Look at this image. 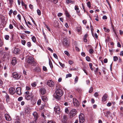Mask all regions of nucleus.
<instances>
[{
	"instance_id": "obj_1",
	"label": "nucleus",
	"mask_w": 123,
	"mask_h": 123,
	"mask_svg": "<svg viewBox=\"0 0 123 123\" xmlns=\"http://www.w3.org/2000/svg\"><path fill=\"white\" fill-rule=\"evenodd\" d=\"M56 95L55 96V98L59 100L63 95V92L62 90L60 88L57 89L55 92Z\"/></svg>"
},
{
	"instance_id": "obj_2",
	"label": "nucleus",
	"mask_w": 123,
	"mask_h": 123,
	"mask_svg": "<svg viewBox=\"0 0 123 123\" xmlns=\"http://www.w3.org/2000/svg\"><path fill=\"white\" fill-rule=\"evenodd\" d=\"M26 62L28 64L33 66H35L37 63L34 61V58L32 57H30L26 59Z\"/></svg>"
},
{
	"instance_id": "obj_3",
	"label": "nucleus",
	"mask_w": 123,
	"mask_h": 123,
	"mask_svg": "<svg viewBox=\"0 0 123 123\" xmlns=\"http://www.w3.org/2000/svg\"><path fill=\"white\" fill-rule=\"evenodd\" d=\"M25 99L27 100L31 99L33 98L34 95L31 92H30L29 91H26L25 93Z\"/></svg>"
},
{
	"instance_id": "obj_4",
	"label": "nucleus",
	"mask_w": 123,
	"mask_h": 123,
	"mask_svg": "<svg viewBox=\"0 0 123 123\" xmlns=\"http://www.w3.org/2000/svg\"><path fill=\"white\" fill-rule=\"evenodd\" d=\"M77 114V111L76 110L73 109L70 111V118H72L74 117Z\"/></svg>"
},
{
	"instance_id": "obj_5",
	"label": "nucleus",
	"mask_w": 123,
	"mask_h": 123,
	"mask_svg": "<svg viewBox=\"0 0 123 123\" xmlns=\"http://www.w3.org/2000/svg\"><path fill=\"white\" fill-rule=\"evenodd\" d=\"M13 77L17 79H18L21 77V75L18 73L15 72L12 73Z\"/></svg>"
},
{
	"instance_id": "obj_6",
	"label": "nucleus",
	"mask_w": 123,
	"mask_h": 123,
	"mask_svg": "<svg viewBox=\"0 0 123 123\" xmlns=\"http://www.w3.org/2000/svg\"><path fill=\"white\" fill-rule=\"evenodd\" d=\"M54 111L55 114H59L61 112V111L60 108V107L57 105L54 108Z\"/></svg>"
},
{
	"instance_id": "obj_7",
	"label": "nucleus",
	"mask_w": 123,
	"mask_h": 123,
	"mask_svg": "<svg viewBox=\"0 0 123 123\" xmlns=\"http://www.w3.org/2000/svg\"><path fill=\"white\" fill-rule=\"evenodd\" d=\"M84 115L82 113H80V115L79 118V122L80 123H83L84 121Z\"/></svg>"
},
{
	"instance_id": "obj_8",
	"label": "nucleus",
	"mask_w": 123,
	"mask_h": 123,
	"mask_svg": "<svg viewBox=\"0 0 123 123\" xmlns=\"http://www.w3.org/2000/svg\"><path fill=\"white\" fill-rule=\"evenodd\" d=\"M73 103L74 106L78 107L79 105V103L78 101L75 98H73Z\"/></svg>"
},
{
	"instance_id": "obj_9",
	"label": "nucleus",
	"mask_w": 123,
	"mask_h": 123,
	"mask_svg": "<svg viewBox=\"0 0 123 123\" xmlns=\"http://www.w3.org/2000/svg\"><path fill=\"white\" fill-rule=\"evenodd\" d=\"M47 84L50 87H53L54 86V83L51 80H48L47 83Z\"/></svg>"
},
{
	"instance_id": "obj_10",
	"label": "nucleus",
	"mask_w": 123,
	"mask_h": 123,
	"mask_svg": "<svg viewBox=\"0 0 123 123\" xmlns=\"http://www.w3.org/2000/svg\"><path fill=\"white\" fill-rule=\"evenodd\" d=\"M9 90L10 93L12 95L14 94L16 92L15 89L13 87H10L9 88Z\"/></svg>"
},
{
	"instance_id": "obj_11",
	"label": "nucleus",
	"mask_w": 123,
	"mask_h": 123,
	"mask_svg": "<svg viewBox=\"0 0 123 123\" xmlns=\"http://www.w3.org/2000/svg\"><path fill=\"white\" fill-rule=\"evenodd\" d=\"M63 45L65 46H68L69 45L67 40L66 38H64L63 41Z\"/></svg>"
},
{
	"instance_id": "obj_12",
	"label": "nucleus",
	"mask_w": 123,
	"mask_h": 123,
	"mask_svg": "<svg viewBox=\"0 0 123 123\" xmlns=\"http://www.w3.org/2000/svg\"><path fill=\"white\" fill-rule=\"evenodd\" d=\"M19 49L18 48H15L12 51L14 53L16 54H19Z\"/></svg>"
},
{
	"instance_id": "obj_13",
	"label": "nucleus",
	"mask_w": 123,
	"mask_h": 123,
	"mask_svg": "<svg viewBox=\"0 0 123 123\" xmlns=\"http://www.w3.org/2000/svg\"><path fill=\"white\" fill-rule=\"evenodd\" d=\"M11 64L13 66L15 65L17 63V60L15 57L13 58L11 62Z\"/></svg>"
},
{
	"instance_id": "obj_14",
	"label": "nucleus",
	"mask_w": 123,
	"mask_h": 123,
	"mask_svg": "<svg viewBox=\"0 0 123 123\" xmlns=\"http://www.w3.org/2000/svg\"><path fill=\"white\" fill-rule=\"evenodd\" d=\"M63 118L62 120V123L67 122V121L68 120L67 117L64 115L63 116Z\"/></svg>"
},
{
	"instance_id": "obj_15",
	"label": "nucleus",
	"mask_w": 123,
	"mask_h": 123,
	"mask_svg": "<svg viewBox=\"0 0 123 123\" xmlns=\"http://www.w3.org/2000/svg\"><path fill=\"white\" fill-rule=\"evenodd\" d=\"M16 92L17 94L20 95L22 93L21 91V88L20 87H18L16 88Z\"/></svg>"
},
{
	"instance_id": "obj_16",
	"label": "nucleus",
	"mask_w": 123,
	"mask_h": 123,
	"mask_svg": "<svg viewBox=\"0 0 123 123\" xmlns=\"http://www.w3.org/2000/svg\"><path fill=\"white\" fill-rule=\"evenodd\" d=\"M33 115L34 116V120H37L38 117V115L37 113L36 112H34L33 114Z\"/></svg>"
},
{
	"instance_id": "obj_17",
	"label": "nucleus",
	"mask_w": 123,
	"mask_h": 123,
	"mask_svg": "<svg viewBox=\"0 0 123 123\" xmlns=\"http://www.w3.org/2000/svg\"><path fill=\"white\" fill-rule=\"evenodd\" d=\"M5 116L6 120L7 121H10L11 118L10 116L7 114H6L5 115Z\"/></svg>"
},
{
	"instance_id": "obj_18",
	"label": "nucleus",
	"mask_w": 123,
	"mask_h": 123,
	"mask_svg": "<svg viewBox=\"0 0 123 123\" xmlns=\"http://www.w3.org/2000/svg\"><path fill=\"white\" fill-rule=\"evenodd\" d=\"M40 92L42 94L44 95L46 92V90L44 88H42L40 89Z\"/></svg>"
},
{
	"instance_id": "obj_19",
	"label": "nucleus",
	"mask_w": 123,
	"mask_h": 123,
	"mask_svg": "<svg viewBox=\"0 0 123 123\" xmlns=\"http://www.w3.org/2000/svg\"><path fill=\"white\" fill-rule=\"evenodd\" d=\"M108 97V95L105 93L103 95L102 98V101H105L106 100V98Z\"/></svg>"
},
{
	"instance_id": "obj_20",
	"label": "nucleus",
	"mask_w": 123,
	"mask_h": 123,
	"mask_svg": "<svg viewBox=\"0 0 123 123\" xmlns=\"http://www.w3.org/2000/svg\"><path fill=\"white\" fill-rule=\"evenodd\" d=\"M30 109L29 107H27L25 109V113L28 114L30 113Z\"/></svg>"
},
{
	"instance_id": "obj_21",
	"label": "nucleus",
	"mask_w": 123,
	"mask_h": 123,
	"mask_svg": "<svg viewBox=\"0 0 123 123\" xmlns=\"http://www.w3.org/2000/svg\"><path fill=\"white\" fill-rule=\"evenodd\" d=\"M76 30L79 32V34L81 33V26L80 27H76Z\"/></svg>"
},
{
	"instance_id": "obj_22",
	"label": "nucleus",
	"mask_w": 123,
	"mask_h": 123,
	"mask_svg": "<svg viewBox=\"0 0 123 123\" xmlns=\"http://www.w3.org/2000/svg\"><path fill=\"white\" fill-rule=\"evenodd\" d=\"M54 26L56 27H58L59 26V24L57 21L56 20L55 21L53 24Z\"/></svg>"
},
{
	"instance_id": "obj_23",
	"label": "nucleus",
	"mask_w": 123,
	"mask_h": 123,
	"mask_svg": "<svg viewBox=\"0 0 123 123\" xmlns=\"http://www.w3.org/2000/svg\"><path fill=\"white\" fill-rule=\"evenodd\" d=\"M74 9L76 11V12L77 13H78L80 12V11L79 10V8L78 6L76 5L75 6Z\"/></svg>"
},
{
	"instance_id": "obj_24",
	"label": "nucleus",
	"mask_w": 123,
	"mask_h": 123,
	"mask_svg": "<svg viewBox=\"0 0 123 123\" xmlns=\"http://www.w3.org/2000/svg\"><path fill=\"white\" fill-rule=\"evenodd\" d=\"M66 3L68 4H69V3L74 4L75 3V1L74 0H67Z\"/></svg>"
},
{
	"instance_id": "obj_25",
	"label": "nucleus",
	"mask_w": 123,
	"mask_h": 123,
	"mask_svg": "<svg viewBox=\"0 0 123 123\" xmlns=\"http://www.w3.org/2000/svg\"><path fill=\"white\" fill-rule=\"evenodd\" d=\"M42 99L43 101L46 102L47 100V98L45 96H43L42 97Z\"/></svg>"
},
{
	"instance_id": "obj_26",
	"label": "nucleus",
	"mask_w": 123,
	"mask_h": 123,
	"mask_svg": "<svg viewBox=\"0 0 123 123\" xmlns=\"http://www.w3.org/2000/svg\"><path fill=\"white\" fill-rule=\"evenodd\" d=\"M35 71L38 72L40 71L41 70L39 66H37V67L35 68Z\"/></svg>"
},
{
	"instance_id": "obj_27",
	"label": "nucleus",
	"mask_w": 123,
	"mask_h": 123,
	"mask_svg": "<svg viewBox=\"0 0 123 123\" xmlns=\"http://www.w3.org/2000/svg\"><path fill=\"white\" fill-rule=\"evenodd\" d=\"M87 37V34H86L84 36L83 40L85 42H86L87 41V40L86 39Z\"/></svg>"
},
{
	"instance_id": "obj_28",
	"label": "nucleus",
	"mask_w": 123,
	"mask_h": 123,
	"mask_svg": "<svg viewBox=\"0 0 123 123\" xmlns=\"http://www.w3.org/2000/svg\"><path fill=\"white\" fill-rule=\"evenodd\" d=\"M41 116L44 119H46V117L45 116L44 113L43 112L41 113Z\"/></svg>"
},
{
	"instance_id": "obj_29",
	"label": "nucleus",
	"mask_w": 123,
	"mask_h": 123,
	"mask_svg": "<svg viewBox=\"0 0 123 123\" xmlns=\"http://www.w3.org/2000/svg\"><path fill=\"white\" fill-rule=\"evenodd\" d=\"M65 13L66 16L68 17H70V14L67 11H66Z\"/></svg>"
},
{
	"instance_id": "obj_30",
	"label": "nucleus",
	"mask_w": 123,
	"mask_h": 123,
	"mask_svg": "<svg viewBox=\"0 0 123 123\" xmlns=\"http://www.w3.org/2000/svg\"><path fill=\"white\" fill-rule=\"evenodd\" d=\"M31 39L32 40V41L34 42H35L36 41V37L34 36H33L32 37H31Z\"/></svg>"
},
{
	"instance_id": "obj_31",
	"label": "nucleus",
	"mask_w": 123,
	"mask_h": 123,
	"mask_svg": "<svg viewBox=\"0 0 123 123\" xmlns=\"http://www.w3.org/2000/svg\"><path fill=\"white\" fill-rule=\"evenodd\" d=\"M86 60L88 62H90V61L91 59L89 57L87 56L86 57Z\"/></svg>"
},
{
	"instance_id": "obj_32",
	"label": "nucleus",
	"mask_w": 123,
	"mask_h": 123,
	"mask_svg": "<svg viewBox=\"0 0 123 123\" xmlns=\"http://www.w3.org/2000/svg\"><path fill=\"white\" fill-rule=\"evenodd\" d=\"M103 28L104 30L106 32H109L110 31V30L109 29H107L105 27H104Z\"/></svg>"
},
{
	"instance_id": "obj_33",
	"label": "nucleus",
	"mask_w": 123,
	"mask_h": 123,
	"mask_svg": "<svg viewBox=\"0 0 123 123\" xmlns=\"http://www.w3.org/2000/svg\"><path fill=\"white\" fill-rule=\"evenodd\" d=\"M3 84L2 81L0 79V87L1 88L3 87L2 86Z\"/></svg>"
},
{
	"instance_id": "obj_34",
	"label": "nucleus",
	"mask_w": 123,
	"mask_h": 123,
	"mask_svg": "<svg viewBox=\"0 0 123 123\" xmlns=\"http://www.w3.org/2000/svg\"><path fill=\"white\" fill-rule=\"evenodd\" d=\"M37 84L36 82H34L31 84V86L33 87H34L36 86Z\"/></svg>"
},
{
	"instance_id": "obj_35",
	"label": "nucleus",
	"mask_w": 123,
	"mask_h": 123,
	"mask_svg": "<svg viewBox=\"0 0 123 123\" xmlns=\"http://www.w3.org/2000/svg\"><path fill=\"white\" fill-rule=\"evenodd\" d=\"M118 60V58L116 56H114L113 57V60L114 61H116Z\"/></svg>"
},
{
	"instance_id": "obj_36",
	"label": "nucleus",
	"mask_w": 123,
	"mask_h": 123,
	"mask_svg": "<svg viewBox=\"0 0 123 123\" xmlns=\"http://www.w3.org/2000/svg\"><path fill=\"white\" fill-rule=\"evenodd\" d=\"M72 75L71 74H67L66 76V78H67L68 77H70L72 76Z\"/></svg>"
},
{
	"instance_id": "obj_37",
	"label": "nucleus",
	"mask_w": 123,
	"mask_h": 123,
	"mask_svg": "<svg viewBox=\"0 0 123 123\" xmlns=\"http://www.w3.org/2000/svg\"><path fill=\"white\" fill-rule=\"evenodd\" d=\"M37 14L38 15H41V12L39 9H37Z\"/></svg>"
},
{
	"instance_id": "obj_38",
	"label": "nucleus",
	"mask_w": 123,
	"mask_h": 123,
	"mask_svg": "<svg viewBox=\"0 0 123 123\" xmlns=\"http://www.w3.org/2000/svg\"><path fill=\"white\" fill-rule=\"evenodd\" d=\"M49 64L51 68H53V66L51 61H49Z\"/></svg>"
},
{
	"instance_id": "obj_39",
	"label": "nucleus",
	"mask_w": 123,
	"mask_h": 123,
	"mask_svg": "<svg viewBox=\"0 0 123 123\" xmlns=\"http://www.w3.org/2000/svg\"><path fill=\"white\" fill-rule=\"evenodd\" d=\"M78 78L77 76H76L74 82L75 83H76L78 81Z\"/></svg>"
},
{
	"instance_id": "obj_40",
	"label": "nucleus",
	"mask_w": 123,
	"mask_h": 123,
	"mask_svg": "<svg viewBox=\"0 0 123 123\" xmlns=\"http://www.w3.org/2000/svg\"><path fill=\"white\" fill-rule=\"evenodd\" d=\"M89 66L90 67L91 69L92 70H93V68H92V63H89Z\"/></svg>"
},
{
	"instance_id": "obj_41",
	"label": "nucleus",
	"mask_w": 123,
	"mask_h": 123,
	"mask_svg": "<svg viewBox=\"0 0 123 123\" xmlns=\"http://www.w3.org/2000/svg\"><path fill=\"white\" fill-rule=\"evenodd\" d=\"M41 100L40 99H39L38 101L37 104V105H40L41 104Z\"/></svg>"
},
{
	"instance_id": "obj_42",
	"label": "nucleus",
	"mask_w": 123,
	"mask_h": 123,
	"mask_svg": "<svg viewBox=\"0 0 123 123\" xmlns=\"http://www.w3.org/2000/svg\"><path fill=\"white\" fill-rule=\"evenodd\" d=\"M89 52L90 54H92L94 52V51L93 49H91L89 50Z\"/></svg>"
},
{
	"instance_id": "obj_43",
	"label": "nucleus",
	"mask_w": 123,
	"mask_h": 123,
	"mask_svg": "<svg viewBox=\"0 0 123 123\" xmlns=\"http://www.w3.org/2000/svg\"><path fill=\"white\" fill-rule=\"evenodd\" d=\"M87 5L89 8H90L91 7V4L90 2L88 1L87 2Z\"/></svg>"
},
{
	"instance_id": "obj_44",
	"label": "nucleus",
	"mask_w": 123,
	"mask_h": 123,
	"mask_svg": "<svg viewBox=\"0 0 123 123\" xmlns=\"http://www.w3.org/2000/svg\"><path fill=\"white\" fill-rule=\"evenodd\" d=\"M98 68H97L96 69V70L94 71L95 73L96 74H98Z\"/></svg>"
},
{
	"instance_id": "obj_45",
	"label": "nucleus",
	"mask_w": 123,
	"mask_h": 123,
	"mask_svg": "<svg viewBox=\"0 0 123 123\" xmlns=\"http://www.w3.org/2000/svg\"><path fill=\"white\" fill-rule=\"evenodd\" d=\"M59 64L62 67L64 68L65 66V65L63 64H62V63L60 62H59Z\"/></svg>"
},
{
	"instance_id": "obj_46",
	"label": "nucleus",
	"mask_w": 123,
	"mask_h": 123,
	"mask_svg": "<svg viewBox=\"0 0 123 123\" xmlns=\"http://www.w3.org/2000/svg\"><path fill=\"white\" fill-rule=\"evenodd\" d=\"M23 99V98L22 97H19L18 99V101H21Z\"/></svg>"
},
{
	"instance_id": "obj_47",
	"label": "nucleus",
	"mask_w": 123,
	"mask_h": 123,
	"mask_svg": "<svg viewBox=\"0 0 123 123\" xmlns=\"http://www.w3.org/2000/svg\"><path fill=\"white\" fill-rule=\"evenodd\" d=\"M64 53L66 55L68 56L70 55V54H69L68 52V51H64Z\"/></svg>"
},
{
	"instance_id": "obj_48",
	"label": "nucleus",
	"mask_w": 123,
	"mask_h": 123,
	"mask_svg": "<svg viewBox=\"0 0 123 123\" xmlns=\"http://www.w3.org/2000/svg\"><path fill=\"white\" fill-rule=\"evenodd\" d=\"M9 38V36L8 35H6L5 36V39L6 40H8Z\"/></svg>"
},
{
	"instance_id": "obj_49",
	"label": "nucleus",
	"mask_w": 123,
	"mask_h": 123,
	"mask_svg": "<svg viewBox=\"0 0 123 123\" xmlns=\"http://www.w3.org/2000/svg\"><path fill=\"white\" fill-rule=\"evenodd\" d=\"M27 45L28 47H30L31 46V43L30 42H28L27 43Z\"/></svg>"
},
{
	"instance_id": "obj_50",
	"label": "nucleus",
	"mask_w": 123,
	"mask_h": 123,
	"mask_svg": "<svg viewBox=\"0 0 123 123\" xmlns=\"http://www.w3.org/2000/svg\"><path fill=\"white\" fill-rule=\"evenodd\" d=\"M13 12V11L11 9L9 11V15L10 16H11L12 14V13Z\"/></svg>"
},
{
	"instance_id": "obj_51",
	"label": "nucleus",
	"mask_w": 123,
	"mask_h": 123,
	"mask_svg": "<svg viewBox=\"0 0 123 123\" xmlns=\"http://www.w3.org/2000/svg\"><path fill=\"white\" fill-rule=\"evenodd\" d=\"M93 91V88L92 87H91L90 89V90L89 91V92L91 93Z\"/></svg>"
},
{
	"instance_id": "obj_52",
	"label": "nucleus",
	"mask_w": 123,
	"mask_h": 123,
	"mask_svg": "<svg viewBox=\"0 0 123 123\" xmlns=\"http://www.w3.org/2000/svg\"><path fill=\"white\" fill-rule=\"evenodd\" d=\"M53 56L55 58L57 59L58 58V56L55 53H54L53 54Z\"/></svg>"
},
{
	"instance_id": "obj_53",
	"label": "nucleus",
	"mask_w": 123,
	"mask_h": 123,
	"mask_svg": "<svg viewBox=\"0 0 123 123\" xmlns=\"http://www.w3.org/2000/svg\"><path fill=\"white\" fill-rule=\"evenodd\" d=\"M45 25L47 29L49 30V31H50V30L49 27L46 25Z\"/></svg>"
},
{
	"instance_id": "obj_54",
	"label": "nucleus",
	"mask_w": 123,
	"mask_h": 123,
	"mask_svg": "<svg viewBox=\"0 0 123 123\" xmlns=\"http://www.w3.org/2000/svg\"><path fill=\"white\" fill-rule=\"evenodd\" d=\"M21 43L23 45H24L26 43V41L25 40H22Z\"/></svg>"
},
{
	"instance_id": "obj_55",
	"label": "nucleus",
	"mask_w": 123,
	"mask_h": 123,
	"mask_svg": "<svg viewBox=\"0 0 123 123\" xmlns=\"http://www.w3.org/2000/svg\"><path fill=\"white\" fill-rule=\"evenodd\" d=\"M43 69L45 71H46L47 70V68L45 66L43 67Z\"/></svg>"
},
{
	"instance_id": "obj_56",
	"label": "nucleus",
	"mask_w": 123,
	"mask_h": 123,
	"mask_svg": "<svg viewBox=\"0 0 123 123\" xmlns=\"http://www.w3.org/2000/svg\"><path fill=\"white\" fill-rule=\"evenodd\" d=\"M45 106V105H42L40 109L42 110L44 108Z\"/></svg>"
},
{
	"instance_id": "obj_57",
	"label": "nucleus",
	"mask_w": 123,
	"mask_h": 123,
	"mask_svg": "<svg viewBox=\"0 0 123 123\" xmlns=\"http://www.w3.org/2000/svg\"><path fill=\"white\" fill-rule=\"evenodd\" d=\"M48 123H56L54 121L52 120L49 121L48 122Z\"/></svg>"
},
{
	"instance_id": "obj_58",
	"label": "nucleus",
	"mask_w": 123,
	"mask_h": 123,
	"mask_svg": "<svg viewBox=\"0 0 123 123\" xmlns=\"http://www.w3.org/2000/svg\"><path fill=\"white\" fill-rule=\"evenodd\" d=\"M65 112L66 113H68L69 112V111L68 108H67L65 109Z\"/></svg>"
},
{
	"instance_id": "obj_59",
	"label": "nucleus",
	"mask_w": 123,
	"mask_h": 123,
	"mask_svg": "<svg viewBox=\"0 0 123 123\" xmlns=\"http://www.w3.org/2000/svg\"><path fill=\"white\" fill-rule=\"evenodd\" d=\"M47 49L50 51L52 53H53V51L52 49L50 48L49 47H48L47 48Z\"/></svg>"
},
{
	"instance_id": "obj_60",
	"label": "nucleus",
	"mask_w": 123,
	"mask_h": 123,
	"mask_svg": "<svg viewBox=\"0 0 123 123\" xmlns=\"http://www.w3.org/2000/svg\"><path fill=\"white\" fill-rule=\"evenodd\" d=\"M102 18L104 19H107V17L106 15H104L103 16Z\"/></svg>"
},
{
	"instance_id": "obj_61",
	"label": "nucleus",
	"mask_w": 123,
	"mask_h": 123,
	"mask_svg": "<svg viewBox=\"0 0 123 123\" xmlns=\"http://www.w3.org/2000/svg\"><path fill=\"white\" fill-rule=\"evenodd\" d=\"M104 62L105 63H107L108 62V60L107 59H105L104 60Z\"/></svg>"
},
{
	"instance_id": "obj_62",
	"label": "nucleus",
	"mask_w": 123,
	"mask_h": 123,
	"mask_svg": "<svg viewBox=\"0 0 123 123\" xmlns=\"http://www.w3.org/2000/svg\"><path fill=\"white\" fill-rule=\"evenodd\" d=\"M9 28L11 29H12L13 28V27L12 24H10L9 25Z\"/></svg>"
},
{
	"instance_id": "obj_63",
	"label": "nucleus",
	"mask_w": 123,
	"mask_h": 123,
	"mask_svg": "<svg viewBox=\"0 0 123 123\" xmlns=\"http://www.w3.org/2000/svg\"><path fill=\"white\" fill-rule=\"evenodd\" d=\"M98 96V92H95L94 94V96L95 97H97Z\"/></svg>"
},
{
	"instance_id": "obj_64",
	"label": "nucleus",
	"mask_w": 123,
	"mask_h": 123,
	"mask_svg": "<svg viewBox=\"0 0 123 123\" xmlns=\"http://www.w3.org/2000/svg\"><path fill=\"white\" fill-rule=\"evenodd\" d=\"M37 120H34V121H31L30 123H37Z\"/></svg>"
}]
</instances>
